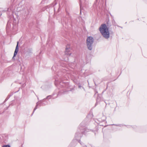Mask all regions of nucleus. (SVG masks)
I'll return each instance as SVG.
<instances>
[{
    "label": "nucleus",
    "instance_id": "nucleus-1",
    "mask_svg": "<svg viewBox=\"0 0 147 147\" xmlns=\"http://www.w3.org/2000/svg\"><path fill=\"white\" fill-rule=\"evenodd\" d=\"M99 30L102 36L105 38L107 39L110 37L109 28L105 24H102L99 28Z\"/></svg>",
    "mask_w": 147,
    "mask_h": 147
},
{
    "label": "nucleus",
    "instance_id": "nucleus-2",
    "mask_svg": "<svg viewBox=\"0 0 147 147\" xmlns=\"http://www.w3.org/2000/svg\"><path fill=\"white\" fill-rule=\"evenodd\" d=\"M94 39L91 36H89L86 39V45L88 49L91 50L92 49L93 43L94 42Z\"/></svg>",
    "mask_w": 147,
    "mask_h": 147
},
{
    "label": "nucleus",
    "instance_id": "nucleus-3",
    "mask_svg": "<svg viewBox=\"0 0 147 147\" xmlns=\"http://www.w3.org/2000/svg\"><path fill=\"white\" fill-rule=\"evenodd\" d=\"M81 135L80 132L77 131L75 134L74 138L78 142H80V144L82 145V143L80 142V140L79 139L81 137Z\"/></svg>",
    "mask_w": 147,
    "mask_h": 147
},
{
    "label": "nucleus",
    "instance_id": "nucleus-4",
    "mask_svg": "<svg viewBox=\"0 0 147 147\" xmlns=\"http://www.w3.org/2000/svg\"><path fill=\"white\" fill-rule=\"evenodd\" d=\"M70 46L69 45L66 46L65 50V54L67 55L70 56L71 55V53L70 52Z\"/></svg>",
    "mask_w": 147,
    "mask_h": 147
},
{
    "label": "nucleus",
    "instance_id": "nucleus-5",
    "mask_svg": "<svg viewBox=\"0 0 147 147\" xmlns=\"http://www.w3.org/2000/svg\"><path fill=\"white\" fill-rule=\"evenodd\" d=\"M55 81H56V82L55 83V84H59L60 85H62L63 87H64L65 85V86L66 87V88L67 87V86L68 84V82L67 83H65L64 82H63H63H60L59 81H58V80H57L56 79L55 80Z\"/></svg>",
    "mask_w": 147,
    "mask_h": 147
},
{
    "label": "nucleus",
    "instance_id": "nucleus-6",
    "mask_svg": "<svg viewBox=\"0 0 147 147\" xmlns=\"http://www.w3.org/2000/svg\"><path fill=\"white\" fill-rule=\"evenodd\" d=\"M18 42H17V45H16L15 50V51H16V52H18Z\"/></svg>",
    "mask_w": 147,
    "mask_h": 147
},
{
    "label": "nucleus",
    "instance_id": "nucleus-7",
    "mask_svg": "<svg viewBox=\"0 0 147 147\" xmlns=\"http://www.w3.org/2000/svg\"><path fill=\"white\" fill-rule=\"evenodd\" d=\"M39 103L38 102L37 103L36 106L35 107V108H34V110L33 112V113L32 114H33V113H34V112L35 111V110L36 109H37V106H38V105H39Z\"/></svg>",
    "mask_w": 147,
    "mask_h": 147
},
{
    "label": "nucleus",
    "instance_id": "nucleus-8",
    "mask_svg": "<svg viewBox=\"0 0 147 147\" xmlns=\"http://www.w3.org/2000/svg\"><path fill=\"white\" fill-rule=\"evenodd\" d=\"M18 52H16V51H15L14 53V55L13 57L12 58L13 59H14V57L16 56V55H17Z\"/></svg>",
    "mask_w": 147,
    "mask_h": 147
},
{
    "label": "nucleus",
    "instance_id": "nucleus-9",
    "mask_svg": "<svg viewBox=\"0 0 147 147\" xmlns=\"http://www.w3.org/2000/svg\"><path fill=\"white\" fill-rule=\"evenodd\" d=\"M3 147H10V146L9 145H6L3 146Z\"/></svg>",
    "mask_w": 147,
    "mask_h": 147
},
{
    "label": "nucleus",
    "instance_id": "nucleus-10",
    "mask_svg": "<svg viewBox=\"0 0 147 147\" xmlns=\"http://www.w3.org/2000/svg\"><path fill=\"white\" fill-rule=\"evenodd\" d=\"M51 96H48L47 98H49V99H50V98H51Z\"/></svg>",
    "mask_w": 147,
    "mask_h": 147
},
{
    "label": "nucleus",
    "instance_id": "nucleus-11",
    "mask_svg": "<svg viewBox=\"0 0 147 147\" xmlns=\"http://www.w3.org/2000/svg\"><path fill=\"white\" fill-rule=\"evenodd\" d=\"M9 10H11V8H8L7 9V11H9Z\"/></svg>",
    "mask_w": 147,
    "mask_h": 147
},
{
    "label": "nucleus",
    "instance_id": "nucleus-12",
    "mask_svg": "<svg viewBox=\"0 0 147 147\" xmlns=\"http://www.w3.org/2000/svg\"><path fill=\"white\" fill-rule=\"evenodd\" d=\"M66 14L67 15H69V13L66 11Z\"/></svg>",
    "mask_w": 147,
    "mask_h": 147
},
{
    "label": "nucleus",
    "instance_id": "nucleus-13",
    "mask_svg": "<svg viewBox=\"0 0 147 147\" xmlns=\"http://www.w3.org/2000/svg\"><path fill=\"white\" fill-rule=\"evenodd\" d=\"M78 87L79 88H81L82 87L80 85H79Z\"/></svg>",
    "mask_w": 147,
    "mask_h": 147
},
{
    "label": "nucleus",
    "instance_id": "nucleus-14",
    "mask_svg": "<svg viewBox=\"0 0 147 147\" xmlns=\"http://www.w3.org/2000/svg\"><path fill=\"white\" fill-rule=\"evenodd\" d=\"M82 132L83 133V134H85L86 133V132L85 131H83V132Z\"/></svg>",
    "mask_w": 147,
    "mask_h": 147
},
{
    "label": "nucleus",
    "instance_id": "nucleus-15",
    "mask_svg": "<svg viewBox=\"0 0 147 147\" xmlns=\"http://www.w3.org/2000/svg\"><path fill=\"white\" fill-rule=\"evenodd\" d=\"M80 8H81V4H80Z\"/></svg>",
    "mask_w": 147,
    "mask_h": 147
},
{
    "label": "nucleus",
    "instance_id": "nucleus-16",
    "mask_svg": "<svg viewBox=\"0 0 147 147\" xmlns=\"http://www.w3.org/2000/svg\"><path fill=\"white\" fill-rule=\"evenodd\" d=\"M7 100V99L6 98V99H5V101Z\"/></svg>",
    "mask_w": 147,
    "mask_h": 147
},
{
    "label": "nucleus",
    "instance_id": "nucleus-17",
    "mask_svg": "<svg viewBox=\"0 0 147 147\" xmlns=\"http://www.w3.org/2000/svg\"><path fill=\"white\" fill-rule=\"evenodd\" d=\"M84 147H86V146H84Z\"/></svg>",
    "mask_w": 147,
    "mask_h": 147
},
{
    "label": "nucleus",
    "instance_id": "nucleus-18",
    "mask_svg": "<svg viewBox=\"0 0 147 147\" xmlns=\"http://www.w3.org/2000/svg\"><path fill=\"white\" fill-rule=\"evenodd\" d=\"M82 88H83V89H84V90H84V88H83V87H82Z\"/></svg>",
    "mask_w": 147,
    "mask_h": 147
}]
</instances>
